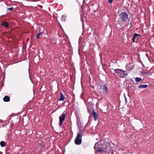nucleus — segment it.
Segmentation results:
<instances>
[{"instance_id": "obj_1", "label": "nucleus", "mask_w": 154, "mask_h": 154, "mask_svg": "<svg viewBox=\"0 0 154 154\" xmlns=\"http://www.w3.org/2000/svg\"><path fill=\"white\" fill-rule=\"evenodd\" d=\"M119 18L118 22V24L120 25L121 26H123V24H120V22H124L127 21L128 15V14L125 12H122L119 15Z\"/></svg>"}, {"instance_id": "obj_2", "label": "nucleus", "mask_w": 154, "mask_h": 154, "mask_svg": "<svg viewBox=\"0 0 154 154\" xmlns=\"http://www.w3.org/2000/svg\"><path fill=\"white\" fill-rule=\"evenodd\" d=\"M114 74L117 75L122 78H125L128 75V73H125L126 71L121 69H114Z\"/></svg>"}, {"instance_id": "obj_3", "label": "nucleus", "mask_w": 154, "mask_h": 154, "mask_svg": "<svg viewBox=\"0 0 154 154\" xmlns=\"http://www.w3.org/2000/svg\"><path fill=\"white\" fill-rule=\"evenodd\" d=\"M82 134L83 133L81 131H80L79 133H78L77 136L75 140V143L76 145H79L81 143Z\"/></svg>"}, {"instance_id": "obj_4", "label": "nucleus", "mask_w": 154, "mask_h": 154, "mask_svg": "<svg viewBox=\"0 0 154 154\" xmlns=\"http://www.w3.org/2000/svg\"><path fill=\"white\" fill-rule=\"evenodd\" d=\"M66 112L65 111L59 117V125L60 126L62 125L63 123L65 120L66 117Z\"/></svg>"}, {"instance_id": "obj_5", "label": "nucleus", "mask_w": 154, "mask_h": 154, "mask_svg": "<svg viewBox=\"0 0 154 154\" xmlns=\"http://www.w3.org/2000/svg\"><path fill=\"white\" fill-rule=\"evenodd\" d=\"M134 67L132 64L131 63L128 64L126 66V68L127 70L131 71L134 68Z\"/></svg>"}, {"instance_id": "obj_6", "label": "nucleus", "mask_w": 154, "mask_h": 154, "mask_svg": "<svg viewBox=\"0 0 154 154\" xmlns=\"http://www.w3.org/2000/svg\"><path fill=\"white\" fill-rule=\"evenodd\" d=\"M98 143H96L94 146V148L96 150V151L97 152L99 153L101 152H103L104 151V150L102 149L101 148L98 147L97 149H96V146L97 145V144Z\"/></svg>"}, {"instance_id": "obj_7", "label": "nucleus", "mask_w": 154, "mask_h": 154, "mask_svg": "<svg viewBox=\"0 0 154 154\" xmlns=\"http://www.w3.org/2000/svg\"><path fill=\"white\" fill-rule=\"evenodd\" d=\"M141 35L140 34H137L136 33H134L133 36L132 40L133 42H135L136 38L138 36L140 37Z\"/></svg>"}, {"instance_id": "obj_8", "label": "nucleus", "mask_w": 154, "mask_h": 154, "mask_svg": "<svg viewBox=\"0 0 154 154\" xmlns=\"http://www.w3.org/2000/svg\"><path fill=\"white\" fill-rule=\"evenodd\" d=\"M102 90L105 94H107L108 93L107 89V85L106 84H105L103 85V87Z\"/></svg>"}, {"instance_id": "obj_9", "label": "nucleus", "mask_w": 154, "mask_h": 154, "mask_svg": "<svg viewBox=\"0 0 154 154\" xmlns=\"http://www.w3.org/2000/svg\"><path fill=\"white\" fill-rule=\"evenodd\" d=\"M97 113L93 110L92 112V116L94 117V120H96L98 119Z\"/></svg>"}, {"instance_id": "obj_10", "label": "nucleus", "mask_w": 154, "mask_h": 154, "mask_svg": "<svg viewBox=\"0 0 154 154\" xmlns=\"http://www.w3.org/2000/svg\"><path fill=\"white\" fill-rule=\"evenodd\" d=\"M1 25L5 28H8L9 25L8 23L6 21L3 22Z\"/></svg>"}, {"instance_id": "obj_11", "label": "nucleus", "mask_w": 154, "mask_h": 154, "mask_svg": "<svg viewBox=\"0 0 154 154\" xmlns=\"http://www.w3.org/2000/svg\"><path fill=\"white\" fill-rule=\"evenodd\" d=\"M3 100L5 102H8L10 101V99L8 96H6L3 98Z\"/></svg>"}, {"instance_id": "obj_12", "label": "nucleus", "mask_w": 154, "mask_h": 154, "mask_svg": "<svg viewBox=\"0 0 154 154\" xmlns=\"http://www.w3.org/2000/svg\"><path fill=\"white\" fill-rule=\"evenodd\" d=\"M148 86V85H140L138 86V88H146Z\"/></svg>"}, {"instance_id": "obj_13", "label": "nucleus", "mask_w": 154, "mask_h": 154, "mask_svg": "<svg viewBox=\"0 0 154 154\" xmlns=\"http://www.w3.org/2000/svg\"><path fill=\"white\" fill-rule=\"evenodd\" d=\"M65 99V97L62 93H60V97L59 98V100L60 101H63Z\"/></svg>"}, {"instance_id": "obj_14", "label": "nucleus", "mask_w": 154, "mask_h": 154, "mask_svg": "<svg viewBox=\"0 0 154 154\" xmlns=\"http://www.w3.org/2000/svg\"><path fill=\"white\" fill-rule=\"evenodd\" d=\"M0 145L2 147H4L5 146V142L3 141H1L0 142Z\"/></svg>"}, {"instance_id": "obj_15", "label": "nucleus", "mask_w": 154, "mask_h": 154, "mask_svg": "<svg viewBox=\"0 0 154 154\" xmlns=\"http://www.w3.org/2000/svg\"><path fill=\"white\" fill-rule=\"evenodd\" d=\"M135 79L136 82H140L142 80V79L141 78L139 77H136Z\"/></svg>"}, {"instance_id": "obj_16", "label": "nucleus", "mask_w": 154, "mask_h": 154, "mask_svg": "<svg viewBox=\"0 0 154 154\" xmlns=\"http://www.w3.org/2000/svg\"><path fill=\"white\" fill-rule=\"evenodd\" d=\"M66 19V17L64 15H62L61 18V20L63 22H64Z\"/></svg>"}, {"instance_id": "obj_17", "label": "nucleus", "mask_w": 154, "mask_h": 154, "mask_svg": "<svg viewBox=\"0 0 154 154\" xmlns=\"http://www.w3.org/2000/svg\"><path fill=\"white\" fill-rule=\"evenodd\" d=\"M42 32H40L36 36V38L37 39H38L39 38V37L40 35H41L42 34Z\"/></svg>"}, {"instance_id": "obj_18", "label": "nucleus", "mask_w": 154, "mask_h": 154, "mask_svg": "<svg viewBox=\"0 0 154 154\" xmlns=\"http://www.w3.org/2000/svg\"><path fill=\"white\" fill-rule=\"evenodd\" d=\"M8 10H12L13 9V7L9 8H8Z\"/></svg>"}, {"instance_id": "obj_19", "label": "nucleus", "mask_w": 154, "mask_h": 154, "mask_svg": "<svg viewBox=\"0 0 154 154\" xmlns=\"http://www.w3.org/2000/svg\"><path fill=\"white\" fill-rule=\"evenodd\" d=\"M113 0H108V2H109L110 4L112 3V2Z\"/></svg>"}, {"instance_id": "obj_20", "label": "nucleus", "mask_w": 154, "mask_h": 154, "mask_svg": "<svg viewBox=\"0 0 154 154\" xmlns=\"http://www.w3.org/2000/svg\"><path fill=\"white\" fill-rule=\"evenodd\" d=\"M125 101L126 102V103H127V99L125 95Z\"/></svg>"}, {"instance_id": "obj_21", "label": "nucleus", "mask_w": 154, "mask_h": 154, "mask_svg": "<svg viewBox=\"0 0 154 154\" xmlns=\"http://www.w3.org/2000/svg\"><path fill=\"white\" fill-rule=\"evenodd\" d=\"M38 6H39V7L41 8H42V5H38Z\"/></svg>"}, {"instance_id": "obj_22", "label": "nucleus", "mask_w": 154, "mask_h": 154, "mask_svg": "<svg viewBox=\"0 0 154 154\" xmlns=\"http://www.w3.org/2000/svg\"><path fill=\"white\" fill-rule=\"evenodd\" d=\"M89 105H91V104H90H90H88L87 105V106L88 107L89 106Z\"/></svg>"}, {"instance_id": "obj_23", "label": "nucleus", "mask_w": 154, "mask_h": 154, "mask_svg": "<svg viewBox=\"0 0 154 154\" xmlns=\"http://www.w3.org/2000/svg\"><path fill=\"white\" fill-rule=\"evenodd\" d=\"M81 20H82V15H81Z\"/></svg>"}]
</instances>
